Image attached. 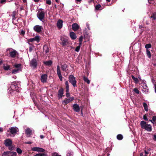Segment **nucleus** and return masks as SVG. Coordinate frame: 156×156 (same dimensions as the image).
<instances>
[{"label":"nucleus","instance_id":"nucleus-1","mask_svg":"<svg viewBox=\"0 0 156 156\" xmlns=\"http://www.w3.org/2000/svg\"><path fill=\"white\" fill-rule=\"evenodd\" d=\"M19 131L18 128L16 127H12L9 128V130H8V132H10V134H9L11 136L14 137L17 132Z\"/></svg>","mask_w":156,"mask_h":156},{"label":"nucleus","instance_id":"nucleus-2","mask_svg":"<svg viewBox=\"0 0 156 156\" xmlns=\"http://www.w3.org/2000/svg\"><path fill=\"white\" fill-rule=\"evenodd\" d=\"M37 16L40 21L44 22L45 16V13L44 11L39 10L37 14Z\"/></svg>","mask_w":156,"mask_h":156},{"label":"nucleus","instance_id":"nucleus-3","mask_svg":"<svg viewBox=\"0 0 156 156\" xmlns=\"http://www.w3.org/2000/svg\"><path fill=\"white\" fill-rule=\"evenodd\" d=\"M69 81L74 87L76 86V81L75 78L72 75H70L69 76Z\"/></svg>","mask_w":156,"mask_h":156},{"label":"nucleus","instance_id":"nucleus-4","mask_svg":"<svg viewBox=\"0 0 156 156\" xmlns=\"http://www.w3.org/2000/svg\"><path fill=\"white\" fill-rule=\"evenodd\" d=\"M141 85L143 87V89L142 91L145 94L147 93L148 92V87L146 84V81L145 80H143L142 83L141 84Z\"/></svg>","mask_w":156,"mask_h":156},{"label":"nucleus","instance_id":"nucleus-5","mask_svg":"<svg viewBox=\"0 0 156 156\" xmlns=\"http://www.w3.org/2000/svg\"><path fill=\"white\" fill-rule=\"evenodd\" d=\"M17 155L16 152L13 151L4 152L2 156H16Z\"/></svg>","mask_w":156,"mask_h":156},{"label":"nucleus","instance_id":"nucleus-6","mask_svg":"<svg viewBox=\"0 0 156 156\" xmlns=\"http://www.w3.org/2000/svg\"><path fill=\"white\" fill-rule=\"evenodd\" d=\"M61 40L62 42V44L63 46H66L69 44V40L68 38L66 37H62Z\"/></svg>","mask_w":156,"mask_h":156},{"label":"nucleus","instance_id":"nucleus-7","mask_svg":"<svg viewBox=\"0 0 156 156\" xmlns=\"http://www.w3.org/2000/svg\"><path fill=\"white\" fill-rule=\"evenodd\" d=\"M8 50L9 51V54L11 57L14 58L16 56L17 52L16 50L12 48L9 49Z\"/></svg>","mask_w":156,"mask_h":156},{"label":"nucleus","instance_id":"nucleus-8","mask_svg":"<svg viewBox=\"0 0 156 156\" xmlns=\"http://www.w3.org/2000/svg\"><path fill=\"white\" fill-rule=\"evenodd\" d=\"M30 66L34 68H36L37 66V62L36 58H33L30 62Z\"/></svg>","mask_w":156,"mask_h":156},{"label":"nucleus","instance_id":"nucleus-9","mask_svg":"<svg viewBox=\"0 0 156 156\" xmlns=\"http://www.w3.org/2000/svg\"><path fill=\"white\" fill-rule=\"evenodd\" d=\"M57 74L59 77L60 80L62 81V77L61 75V71L60 69V67L59 65L57 66Z\"/></svg>","mask_w":156,"mask_h":156},{"label":"nucleus","instance_id":"nucleus-10","mask_svg":"<svg viewBox=\"0 0 156 156\" xmlns=\"http://www.w3.org/2000/svg\"><path fill=\"white\" fill-rule=\"evenodd\" d=\"M48 76L46 74H44L41 76V80L42 83H46L47 81Z\"/></svg>","mask_w":156,"mask_h":156},{"label":"nucleus","instance_id":"nucleus-11","mask_svg":"<svg viewBox=\"0 0 156 156\" xmlns=\"http://www.w3.org/2000/svg\"><path fill=\"white\" fill-rule=\"evenodd\" d=\"M42 29V26L38 25H36L34 27V30L38 33L40 32L41 31Z\"/></svg>","mask_w":156,"mask_h":156},{"label":"nucleus","instance_id":"nucleus-12","mask_svg":"<svg viewBox=\"0 0 156 156\" xmlns=\"http://www.w3.org/2000/svg\"><path fill=\"white\" fill-rule=\"evenodd\" d=\"M31 150L33 151L41 152H44L45 151V150L43 148L37 147H33L31 148Z\"/></svg>","mask_w":156,"mask_h":156},{"label":"nucleus","instance_id":"nucleus-13","mask_svg":"<svg viewBox=\"0 0 156 156\" xmlns=\"http://www.w3.org/2000/svg\"><path fill=\"white\" fill-rule=\"evenodd\" d=\"M74 99V98L73 97L69 98L67 99H66L63 100L62 101V103L63 104H66L71 101H73Z\"/></svg>","mask_w":156,"mask_h":156},{"label":"nucleus","instance_id":"nucleus-14","mask_svg":"<svg viewBox=\"0 0 156 156\" xmlns=\"http://www.w3.org/2000/svg\"><path fill=\"white\" fill-rule=\"evenodd\" d=\"M12 140L9 139H6L4 141V144L6 147L9 146L10 145H12Z\"/></svg>","mask_w":156,"mask_h":156},{"label":"nucleus","instance_id":"nucleus-15","mask_svg":"<svg viewBox=\"0 0 156 156\" xmlns=\"http://www.w3.org/2000/svg\"><path fill=\"white\" fill-rule=\"evenodd\" d=\"M63 21L59 19L57 22V25L59 29H61L63 25Z\"/></svg>","mask_w":156,"mask_h":156},{"label":"nucleus","instance_id":"nucleus-16","mask_svg":"<svg viewBox=\"0 0 156 156\" xmlns=\"http://www.w3.org/2000/svg\"><path fill=\"white\" fill-rule=\"evenodd\" d=\"M73 108L74 111L78 112L80 111V107L77 104H74L73 105Z\"/></svg>","mask_w":156,"mask_h":156},{"label":"nucleus","instance_id":"nucleus-17","mask_svg":"<svg viewBox=\"0 0 156 156\" xmlns=\"http://www.w3.org/2000/svg\"><path fill=\"white\" fill-rule=\"evenodd\" d=\"M63 94V89L62 88H61L59 89L58 91V97L59 99L62 98Z\"/></svg>","mask_w":156,"mask_h":156},{"label":"nucleus","instance_id":"nucleus-18","mask_svg":"<svg viewBox=\"0 0 156 156\" xmlns=\"http://www.w3.org/2000/svg\"><path fill=\"white\" fill-rule=\"evenodd\" d=\"M21 66L22 65L20 63H16L13 65V67H14L15 69H19V70H20V71H22Z\"/></svg>","mask_w":156,"mask_h":156},{"label":"nucleus","instance_id":"nucleus-19","mask_svg":"<svg viewBox=\"0 0 156 156\" xmlns=\"http://www.w3.org/2000/svg\"><path fill=\"white\" fill-rule=\"evenodd\" d=\"M79 26L76 23H74L72 25V28L74 31H76L79 28Z\"/></svg>","mask_w":156,"mask_h":156},{"label":"nucleus","instance_id":"nucleus-20","mask_svg":"<svg viewBox=\"0 0 156 156\" xmlns=\"http://www.w3.org/2000/svg\"><path fill=\"white\" fill-rule=\"evenodd\" d=\"M144 129L147 131L151 132L152 130V126L151 125L147 124Z\"/></svg>","mask_w":156,"mask_h":156},{"label":"nucleus","instance_id":"nucleus-21","mask_svg":"<svg viewBox=\"0 0 156 156\" xmlns=\"http://www.w3.org/2000/svg\"><path fill=\"white\" fill-rule=\"evenodd\" d=\"M70 37L73 40H75L76 38V36L75 34L73 32H71L69 34Z\"/></svg>","mask_w":156,"mask_h":156},{"label":"nucleus","instance_id":"nucleus-22","mask_svg":"<svg viewBox=\"0 0 156 156\" xmlns=\"http://www.w3.org/2000/svg\"><path fill=\"white\" fill-rule=\"evenodd\" d=\"M49 51V49L48 47L46 45H44L43 47V52L44 53L47 54Z\"/></svg>","mask_w":156,"mask_h":156},{"label":"nucleus","instance_id":"nucleus-23","mask_svg":"<svg viewBox=\"0 0 156 156\" xmlns=\"http://www.w3.org/2000/svg\"><path fill=\"white\" fill-rule=\"evenodd\" d=\"M25 132L27 135H31L32 134V131L29 128H27L26 129Z\"/></svg>","mask_w":156,"mask_h":156},{"label":"nucleus","instance_id":"nucleus-24","mask_svg":"<svg viewBox=\"0 0 156 156\" xmlns=\"http://www.w3.org/2000/svg\"><path fill=\"white\" fill-rule=\"evenodd\" d=\"M16 11H13L12 12V23L15 25H16V24L14 23V20H15L16 19Z\"/></svg>","mask_w":156,"mask_h":156},{"label":"nucleus","instance_id":"nucleus-25","mask_svg":"<svg viewBox=\"0 0 156 156\" xmlns=\"http://www.w3.org/2000/svg\"><path fill=\"white\" fill-rule=\"evenodd\" d=\"M44 64L47 66H50L52 64V62L51 60H49L43 62Z\"/></svg>","mask_w":156,"mask_h":156},{"label":"nucleus","instance_id":"nucleus-26","mask_svg":"<svg viewBox=\"0 0 156 156\" xmlns=\"http://www.w3.org/2000/svg\"><path fill=\"white\" fill-rule=\"evenodd\" d=\"M67 66L66 64H63L61 66V69L62 70L65 72H66L67 70Z\"/></svg>","mask_w":156,"mask_h":156},{"label":"nucleus","instance_id":"nucleus-27","mask_svg":"<svg viewBox=\"0 0 156 156\" xmlns=\"http://www.w3.org/2000/svg\"><path fill=\"white\" fill-rule=\"evenodd\" d=\"M147 124L146 122L143 121H141L140 122V126L142 128L144 129Z\"/></svg>","mask_w":156,"mask_h":156},{"label":"nucleus","instance_id":"nucleus-28","mask_svg":"<svg viewBox=\"0 0 156 156\" xmlns=\"http://www.w3.org/2000/svg\"><path fill=\"white\" fill-rule=\"evenodd\" d=\"M143 106L146 112H147L148 110V108L147 104L145 102H144L143 103Z\"/></svg>","mask_w":156,"mask_h":156},{"label":"nucleus","instance_id":"nucleus-29","mask_svg":"<svg viewBox=\"0 0 156 156\" xmlns=\"http://www.w3.org/2000/svg\"><path fill=\"white\" fill-rule=\"evenodd\" d=\"M150 18L151 19V20H156V13H153L150 17Z\"/></svg>","mask_w":156,"mask_h":156},{"label":"nucleus","instance_id":"nucleus-30","mask_svg":"<svg viewBox=\"0 0 156 156\" xmlns=\"http://www.w3.org/2000/svg\"><path fill=\"white\" fill-rule=\"evenodd\" d=\"M20 71V70H19V69H15L12 70V74H15L17 73H19Z\"/></svg>","mask_w":156,"mask_h":156},{"label":"nucleus","instance_id":"nucleus-31","mask_svg":"<svg viewBox=\"0 0 156 156\" xmlns=\"http://www.w3.org/2000/svg\"><path fill=\"white\" fill-rule=\"evenodd\" d=\"M83 80L84 82L87 83V84H89L90 83V80L88 79L87 77L85 76H83Z\"/></svg>","mask_w":156,"mask_h":156},{"label":"nucleus","instance_id":"nucleus-32","mask_svg":"<svg viewBox=\"0 0 156 156\" xmlns=\"http://www.w3.org/2000/svg\"><path fill=\"white\" fill-rule=\"evenodd\" d=\"M132 78L136 83H137L139 81L138 79L137 78L135 77L133 75H132Z\"/></svg>","mask_w":156,"mask_h":156},{"label":"nucleus","instance_id":"nucleus-33","mask_svg":"<svg viewBox=\"0 0 156 156\" xmlns=\"http://www.w3.org/2000/svg\"><path fill=\"white\" fill-rule=\"evenodd\" d=\"M95 9L97 10H99L101 7V5L100 4H97L95 6Z\"/></svg>","mask_w":156,"mask_h":156},{"label":"nucleus","instance_id":"nucleus-34","mask_svg":"<svg viewBox=\"0 0 156 156\" xmlns=\"http://www.w3.org/2000/svg\"><path fill=\"white\" fill-rule=\"evenodd\" d=\"M10 66L6 65H4L3 66V69L5 70H9L10 69Z\"/></svg>","mask_w":156,"mask_h":156},{"label":"nucleus","instance_id":"nucleus-35","mask_svg":"<svg viewBox=\"0 0 156 156\" xmlns=\"http://www.w3.org/2000/svg\"><path fill=\"white\" fill-rule=\"evenodd\" d=\"M117 139L119 140H122L123 138V136L121 134H118L117 136Z\"/></svg>","mask_w":156,"mask_h":156},{"label":"nucleus","instance_id":"nucleus-36","mask_svg":"<svg viewBox=\"0 0 156 156\" xmlns=\"http://www.w3.org/2000/svg\"><path fill=\"white\" fill-rule=\"evenodd\" d=\"M34 41H37V42H38L39 41V36L37 35L34 38Z\"/></svg>","mask_w":156,"mask_h":156},{"label":"nucleus","instance_id":"nucleus-37","mask_svg":"<svg viewBox=\"0 0 156 156\" xmlns=\"http://www.w3.org/2000/svg\"><path fill=\"white\" fill-rule=\"evenodd\" d=\"M83 39V37L82 36H81L80 37L79 39V44L80 45H81L82 43V42Z\"/></svg>","mask_w":156,"mask_h":156},{"label":"nucleus","instance_id":"nucleus-38","mask_svg":"<svg viewBox=\"0 0 156 156\" xmlns=\"http://www.w3.org/2000/svg\"><path fill=\"white\" fill-rule=\"evenodd\" d=\"M65 85L66 86V89L68 91V90H69V83L67 81H66L65 82Z\"/></svg>","mask_w":156,"mask_h":156},{"label":"nucleus","instance_id":"nucleus-39","mask_svg":"<svg viewBox=\"0 0 156 156\" xmlns=\"http://www.w3.org/2000/svg\"><path fill=\"white\" fill-rule=\"evenodd\" d=\"M147 54L149 58H150L151 57V52L150 51H149L148 50H146Z\"/></svg>","mask_w":156,"mask_h":156},{"label":"nucleus","instance_id":"nucleus-40","mask_svg":"<svg viewBox=\"0 0 156 156\" xmlns=\"http://www.w3.org/2000/svg\"><path fill=\"white\" fill-rule=\"evenodd\" d=\"M16 151L19 154H21L22 152V150L19 148L18 147L16 149Z\"/></svg>","mask_w":156,"mask_h":156},{"label":"nucleus","instance_id":"nucleus-41","mask_svg":"<svg viewBox=\"0 0 156 156\" xmlns=\"http://www.w3.org/2000/svg\"><path fill=\"white\" fill-rule=\"evenodd\" d=\"M151 44H147L145 45V48L146 49H148L151 48Z\"/></svg>","mask_w":156,"mask_h":156},{"label":"nucleus","instance_id":"nucleus-42","mask_svg":"<svg viewBox=\"0 0 156 156\" xmlns=\"http://www.w3.org/2000/svg\"><path fill=\"white\" fill-rule=\"evenodd\" d=\"M80 45H79L75 49V51L77 52H78L79 51H80Z\"/></svg>","mask_w":156,"mask_h":156},{"label":"nucleus","instance_id":"nucleus-43","mask_svg":"<svg viewBox=\"0 0 156 156\" xmlns=\"http://www.w3.org/2000/svg\"><path fill=\"white\" fill-rule=\"evenodd\" d=\"M34 156H46V155L44 154H37L35 155Z\"/></svg>","mask_w":156,"mask_h":156},{"label":"nucleus","instance_id":"nucleus-44","mask_svg":"<svg viewBox=\"0 0 156 156\" xmlns=\"http://www.w3.org/2000/svg\"><path fill=\"white\" fill-rule=\"evenodd\" d=\"M73 152H69L67 153L66 156H73Z\"/></svg>","mask_w":156,"mask_h":156},{"label":"nucleus","instance_id":"nucleus-45","mask_svg":"<svg viewBox=\"0 0 156 156\" xmlns=\"http://www.w3.org/2000/svg\"><path fill=\"white\" fill-rule=\"evenodd\" d=\"M134 91L137 94H139V91L138 90V89L136 88H134L133 89Z\"/></svg>","mask_w":156,"mask_h":156},{"label":"nucleus","instance_id":"nucleus-46","mask_svg":"<svg viewBox=\"0 0 156 156\" xmlns=\"http://www.w3.org/2000/svg\"><path fill=\"white\" fill-rule=\"evenodd\" d=\"M69 90H68V91H67V90H66V96L67 98L69 97L70 96V94L69 93Z\"/></svg>","mask_w":156,"mask_h":156},{"label":"nucleus","instance_id":"nucleus-47","mask_svg":"<svg viewBox=\"0 0 156 156\" xmlns=\"http://www.w3.org/2000/svg\"><path fill=\"white\" fill-rule=\"evenodd\" d=\"M33 47H34V46L33 45H30V46L29 47V51L30 52H31V51H32V50H33Z\"/></svg>","mask_w":156,"mask_h":156},{"label":"nucleus","instance_id":"nucleus-48","mask_svg":"<svg viewBox=\"0 0 156 156\" xmlns=\"http://www.w3.org/2000/svg\"><path fill=\"white\" fill-rule=\"evenodd\" d=\"M52 156H61L60 155H59L58 153L56 152L52 154Z\"/></svg>","mask_w":156,"mask_h":156},{"label":"nucleus","instance_id":"nucleus-49","mask_svg":"<svg viewBox=\"0 0 156 156\" xmlns=\"http://www.w3.org/2000/svg\"><path fill=\"white\" fill-rule=\"evenodd\" d=\"M9 147V150L12 151L14 149L13 147L12 146V145H10L9 146H8Z\"/></svg>","mask_w":156,"mask_h":156},{"label":"nucleus","instance_id":"nucleus-50","mask_svg":"<svg viewBox=\"0 0 156 156\" xmlns=\"http://www.w3.org/2000/svg\"><path fill=\"white\" fill-rule=\"evenodd\" d=\"M28 41L29 42H32L35 41L34 38H31L28 39Z\"/></svg>","mask_w":156,"mask_h":156},{"label":"nucleus","instance_id":"nucleus-51","mask_svg":"<svg viewBox=\"0 0 156 156\" xmlns=\"http://www.w3.org/2000/svg\"><path fill=\"white\" fill-rule=\"evenodd\" d=\"M46 3L48 5H50L51 3V2L50 0H46Z\"/></svg>","mask_w":156,"mask_h":156},{"label":"nucleus","instance_id":"nucleus-52","mask_svg":"<svg viewBox=\"0 0 156 156\" xmlns=\"http://www.w3.org/2000/svg\"><path fill=\"white\" fill-rule=\"evenodd\" d=\"M152 121H153L154 122H155V120H156V116H154L152 117Z\"/></svg>","mask_w":156,"mask_h":156},{"label":"nucleus","instance_id":"nucleus-53","mask_svg":"<svg viewBox=\"0 0 156 156\" xmlns=\"http://www.w3.org/2000/svg\"><path fill=\"white\" fill-rule=\"evenodd\" d=\"M143 119L144 120H146V121H147L148 120V119L147 118V117L145 115H144L143 116Z\"/></svg>","mask_w":156,"mask_h":156},{"label":"nucleus","instance_id":"nucleus-54","mask_svg":"<svg viewBox=\"0 0 156 156\" xmlns=\"http://www.w3.org/2000/svg\"><path fill=\"white\" fill-rule=\"evenodd\" d=\"M86 26L87 27V28L89 30H90V28L89 27V25L88 23H86Z\"/></svg>","mask_w":156,"mask_h":156},{"label":"nucleus","instance_id":"nucleus-55","mask_svg":"<svg viewBox=\"0 0 156 156\" xmlns=\"http://www.w3.org/2000/svg\"><path fill=\"white\" fill-rule=\"evenodd\" d=\"M32 142L30 141H28L25 142V144H30L32 143Z\"/></svg>","mask_w":156,"mask_h":156},{"label":"nucleus","instance_id":"nucleus-56","mask_svg":"<svg viewBox=\"0 0 156 156\" xmlns=\"http://www.w3.org/2000/svg\"><path fill=\"white\" fill-rule=\"evenodd\" d=\"M6 1V0H1L0 3H1L5 2Z\"/></svg>","mask_w":156,"mask_h":156},{"label":"nucleus","instance_id":"nucleus-57","mask_svg":"<svg viewBox=\"0 0 156 156\" xmlns=\"http://www.w3.org/2000/svg\"><path fill=\"white\" fill-rule=\"evenodd\" d=\"M144 154H145L147 155L148 154V151H145L144 153Z\"/></svg>","mask_w":156,"mask_h":156},{"label":"nucleus","instance_id":"nucleus-58","mask_svg":"<svg viewBox=\"0 0 156 156\" xmlns=\"http://www.w3.org/2000/svg\"><path fill=\"white\" fill-rule=\"evenodd\" d=\"M3 131V129L2 128L0 127V132Z\"/></svg>","mask_w":156,"mask_h":156},{"label":"nucleus","instance_id":"nucleus-59","mask_svg":"<svg viewBox=\"0 0 156 156\" xmlns=\"http://www.w3.org/2000/svg\"><path fill=\"white\" fill-rule=\"evenodd\" d=\"M149 115H153V112H151L149 113Z\"/></svg>","mask_w":156,"mask_h":156},{"label":"nucleus","instance_id":"nucleus-60","mask_svg":"<svg viewBox=\"0 0 156 156\" xmlns=\"http://www.w3.org/2000/svg\"><path fill=\"white\" fill-rule=\"evenodd\" d=\"M154 89H155V92L156 93V85H154Z\"/></svg>","mask_w":156,"mask_h":156},{"label":"nucleus","instance_id":"nucleus-61","mask_svg":"<svg viewBox=\"0 0 156 156\" xmlns=\"http://www.w3.org/2000/svg\"><path fill=\"white\" fill-rule=\"evenodd\" d=\"M144 154L143 153H141L140 154V156H143Z\"/></svg>","mask_w":156,"mask_h":156},{"label":"nucleus","instance_id":"nucleus-62","mask_svg":"<svg viewBox=\"0 0 156 156\" xmlns=\"http://www.w3.org/2000/svg\"><path fill=\"white\" fill-rule=\"evenodd\" d=\"M25 34V32L23 30H22L21 32V34Z\"/></svg>","mask_w":156,"mask_h":156},{"label":"nucleus","instance_id":"nucleus-63","mask_svg":"<svg viewBox=\"0 0 156 156\" xmlns=\"http://www.w3.org/2000/svg\"><path fill=\"white\" fill-rule=\"evenodd\" d=\"M40 137L41 139H43L44 138V136L42 135H41L40 136Z\"/></svg>","mask_w":156,"mask_h":156},{"label":"nucleus","instance_id":"nucleus-64","mask_svg":"<svg viewBox=\"0 0 156 156\" xmlns=\"http://www.w3.org/2000/svg\"><path fill=\"white\" fill-rule=\"evenodd\" d=\"M154 140H156V135H154Z\"/></svg>","mask_w":156,"mask_h":156}]
</instances>
